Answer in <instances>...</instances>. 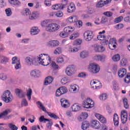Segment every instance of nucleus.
Instances as JSON below:
<instances>
[{
    "label": "nucleus",
    "mask_w": 130,
    "mask_h": 130,
    "mask_svg": "<svg viewBox=\"0 0 130 130\" xmlns=\"http://www.w3.org/2000/svg\"><path fill=\"white\" fill-rule=\"evenodd\" d=\"M37 63L42 66H47L51 62V58L48 54H41L37 57Z\"/></svg>",
    "instance_id": "nucleus-1"
},
{
    "label": "nucleus",
    "mask_w": 130,
    "mask_h": 130,
    "mask_svg": "<svg viewBox=\"0 0 130 130\" xmlns=\"http://www.w3.org/2000/svg\"><path fill=\"white\" fill-rule=\"evenodd\" d=\"M1 99L5 103H12L14 100V95L9 90H5L1 95Z\"/></svg>",
    "instance_id": "nucleus-2"
},
{
    "label": "nucleus",
    "mask_w": 130,
    "mask_h": 130,
    "mask_svg": "<svg viewBox=\"0 0 130 130\" xmlns=\"http://www.w3.org/2000/svg\"><path fill=\"white\" fill-rule=\"evenodd\" d=\"M74 31H75V27L68 26L66 27L63 29V31L60 33L59 36L62 38L69 37V35H70V34H72Z\"/></svg>",
    "instance_id": "nucleus-3"
},
{
    "label": "nucleus",
    "mask_w": 130,
    "mask_h": 130,
    "mask_svg": "<svg viewBox=\"0 0 130 130\" xmlns=\"http://www.w3.org/2000/svg\"><path fill=\"white\" fill-rule=\"evenodd\" d=\"M88 71L90 74H98L100 72V66L97 63H91L88 66Z\"/></svg>",
    "instance_id": "nucleus-4"
},
{
    "label": "nucleus",
    "mask_w": 130,
    "mask_h": 130,
    "mask_svg": "<svg viewBox=\"0 0 130 130\" xmlns=\"http://www.w3.org/2000/svg\"><path fill=\"white\" fill-rule=\"evenodd\" d=\"M60 28L59 25L55 23H51L48 24L47 26L46 27V31L47 32H56V31H58Z\"/></svg>",
    "instance_id": "nucleus-5"
},
{
    "label": "nucleus",
    "mask_w": 130,
    "mask_h": 130,
    "mask_svg": "<svg viewBox=\"0 0 130 130\" xmlns=\"http://www.w3.org/2000/svg\"><path fill=\"white\" fill-rule=\"evenodd\" d=\"M82 104L84 108L90 109V108L94 107V103L92 99L87 98L83 101Z\"/></svg>",
    "instance_id": "nucleus-6"
},
{
    "label": "nucleus",
    "mask_w": 130,
    "mask_h": 130,
    "mask_svg": "<svg viewBox=\"0 0 130 130\" xmlns=\"http://www.w3.org/2000/svg\"><path fill=\"white\" fill-rule=\"evenodd\" d=\"M24 61L26 66H32L34 63H37V58H35L32 56H29L24 58Z\"/></svg>",
    "instance_id": "nucleus-7"
},
{
    "label": "nucleus",
    "mask_w": 130,
    "mask_h": 130,
    "mask_svg": "<svg viewBox=\"0 0 130 130\" xmlns=\"http://www.w3.org/2000/svg\"><path fill=\"white\" fill-rule=\"evenodd\" d=\"M76 66H75V65L69 66L66 69V74L69 77L75 75V74H76Z\"/></svg>",
    "instance_id": "nucleus-8"
},
{
    "label": "nucleus",
    "mask_w": 130,
    "mask_h": 130,
    "mask_svg": "<svg viewBox=\"0 0 130 130\" xmlns=\"http://www.w3.org/2000/svg\"><path fill=\"white\" fill-rule=\"evenodd\" d=\"M90 86L93 90H99L102 88V83L98 80H92L90 81Z\"/></svg>",
    "instance_id": "nucleus-9"
},
{
    "label": "nucleus",
    "mask_w": 130,
    "mask_h": 130,
    "mask_svg": "<svg viewBox=\"0 0 130 130\" xmlns=\"http://www.w3.org/2000/svg\"><path fill=\"white\" fill-rule=\"evenodd\" d=\"M94 37V34H93L92 31H86L84 34V38L86 41H91Z\"/></svg>",
    "instance_id": "nucleus-10"
},
{
    "label": "nucleus",
    "mask_w": 130,
    "mask_h": 130,
    "mask_svg": "<svg viewBox=\"0 0 130 130\" xmlns=\"http://www.w3.org/2000/svg\"><path fill=\"white\" fill-rule=\"evenodd\" d=\"M46 44L48 47L53 48V47H56L59 45V42L57 40H50L47 42Z\"/></svg>",
    "instance_id": "nucleus-11"
},
{
    "label": "nucleus",
    "mask_w": 130,
    "mask_h": 130,
    "mask_svg": "<svg viewBox=\"0 0 130 130\" xmlns=\"http://www.w3.org/2000/svg\"><path fill=\"white\" fill-rule=\"evenodd\" d=\"M104 34H105V30H104L102 31H100L99 32V35L97 36L98 40H100V41H103V43H104V42H105L106 40H105L106 39V36H105Z\"/></svg>",
    "instance_id": "nucleus-12"
},
{
    "label": "nucleus",
    "mask_w": 130,
    "mask_h": 130,
    "mask_svg": "<svg viewBox=\"0 0 130 130\" xmlns=\"http://www.w3.org/2000/svg\"><path fill=\"white\" fill-rule=\"evenodd\" d=\"M93 48L95 52H103V51H105V48L98 44H94L93 46Z\"/></svg>",
    "instance_id": "nucleus-13"
},
{
    "label": "nucleus",
    "mask_w": 130,
    "mask_h": 130,
    "mask_svg": "<svg viewBox=\"0 0 130 130\" xmlns=\"http://www.w3.org/2000/svg\"><path fill=\"white\" fill-rule=\"evenodd\" d=\"M127 112L126 111L123 110L121 112V119L122 123H125L127 121Z\"/></svg>",
    "instance_id": "nucleus-14"
},
{
    "label": "nucleus",
    "mask_w": 130,
    "mask_h": 130,
    "mask_svg": "<svg viewBox=\"0 0 130 130\" xmlns=\"http://www.w3.org/2000/svg\"><path fill=\"white\" fill-rule=\"evenodd\" d=\"M79 18L77 16H71L66 19V23L68 24H72L78 21Z\"/></svg>",
    "instance_id": "nucleus-15"
},
{
    "label": "nucleus",
    "mask_w": 130,
    "mask_h": 130,
    "mask_svg": "<svg viewBox=\"0 0 130 130\" xmlns=\"http://www.w3.org/2000/svg\"><path fill=\"white\" fill-rule=\"evenodd\" d=\"M61 105L63 108H69L71 106L70 102L69 100H66L64 99H62L60 100Z\"/></svg>",
    "instance_id": "nucleus-16"
},
{
    "label": "nucleus",
    "mask_w": 130,
    "mask_h": 130,
    "mask_svg": "<svg viewBox=\"0 0 130 130\" xmlns=\"http://www.w3.org/2000/svg\"><path fill=\"white\" fill-rule=\"evenodd\" d=\"M40 17V13L39 12L35 11L30 14L29 16V20H36V19H38Z\"/></svg>",
    "instance_id": "nucleus-17"
},
{
    "label": "nucleus",
    "mask_w": 130,
    "mask_h": 130,
    "mask_svg": "<svg viewBox=\"0 0 130 130\" xmlns=\"http://www.w3.org/2000/svg\"><path fill=\"white\" fill-rule=\"evenodd\" d=\"M76 11V5L73 3H71L67 8L68 13H74Z\"/></svg>",
    "instance_id": "nucleus-18"
},
{
    "label": "nucleus",
    "mask_w": 130,
    "mask_h": 130,
    "mask_svg": "<svg viewBox=\"0 0 130 130\" xmlns=\"http://www.w3.org/2000/svg\"><path fill=\"white\" fill-rule=\"evenodd\" d=\"M126 75V69L124 68H120L118 71V76L119 78H123Z\"/></svg>",
    "instance_id": "nucleus-19"
},
{
    "label": "nucleus",
    "mask_w": 130,
    "mask_h": 130,
    "mask_svg": "<svg viewBox=\"0 0 130 130\" xmlns=\"http://www.w3.org/2000/svg\"><path fill=\"white\" fill-rule=\"evenodd\" d=\"M30 76L34 78H39L41 76V72L39 70H34L30 72Z\"/></svg>",
    "instance_id": "nucleus-20"
},
{
    "label": "nucleus",
    "mask_w": 130,
    "mask_h": 130,
    "mask_svg": "<svg viewBox=\"0 0 130 130\" xmlns=\"http://www.w3.org/2000/svg\"><path fill=\"white\" fill-rule=\"evenodd\" d=\"M95 117L101 121L102 123H106V118L100 114L96 113L95 114Z\"/></svg>",
    "instance_id": "nucleus-21"
},
{
    "label": "nucleus",
    "mask_w": 130,
    "mask_h": 130,
    "mask_svg": "<svg viewBox=\"0 0 130 130\" xmlns=\"http://www.w3.org/2000/svg\"><path fill=\"white\" fill-rule=\"evenodd\" d=\"M15 93L17 97H19V98H23L25 96V92H24L22 89H16Z\"/></svg>",
    "instance_id": "nucleus-22"
},
{
    "label": "nucleus",
    "mask_w": 130,
    "mask_h": 130,
    "mask_svg": "<svg viewBox=\"0 0 130 130\" xmlns=\"http://www.w3.org/2000/svg\"><path fill=\"white\" fill-rule=\"evenodd\" d=\"M70 91L71 92V93H77V92L79 91V86H78L77 84L71 85L70 86Z\"/></svg>",
    "instance_id": "nucleus-23"
},
{
    "label": "nucleus",
    "mask_w": 130,
    "mask_h": 130,
    "mask_svg": "<svg viewBox=\"0 0 130 130\" xmlns=\"http://www.w3.org/2000/svg\"><path fill=\"white\" fill-rule=\"evenodd\" d=\"M40 32V29L36 26H34L30 29V34L31 35H37L38 33Z\"/></svg>",
    "instance_id": "nucleus-24"
},
{
    "label": "nucleus",
    "mask_w": 130,
    "mask_h": 130,
    "mask_svg": "<svg viewBox=\"0 0 130 130\" xmlns=\"http://www.w3.org/2000/svg\"><path fill=\"white\" fill-rule=\"evenodd\" d=\"M12 111L11 109H7L3 112H2L1 115V117L2 118H4V119H8V115L9 113H10Z\"/></svg>",
    "instance_id": "nucleus-25"
},
{
    "label": "nucleus",
    "mask_w": 130,
    "mask_h": 130,
    "mask_svg": "<svg viewBox=\"0 0 130 130\" xmlns=\"http://www.w3.org/2000/svg\"><path fill=\"white\" fill-rule=\"evenodd\" d=\"M92 126L94 127V128H96L97 129L100 128L101 126V124L100 122L96 120H93L91 122Z\"/></svg>",
    "instance_id": "nucleus-26"
},
{
    "label": "nucleus",
    "mask_w": 130,
    "mask_h": 130,
    "mask_svg": "<svg viewBox=\"0 0 130 130\" xmlns=\"http://www.w3.org/2000/svg\"><path fill=\"white\" fill-rule=\"evenodd\" d=\"M52 82H53V77L52 76H48L45 80L44 85L45 86H47L48 85L51 84Z\"/></svg>",
    "instance_id": "nucleus-27"
},
{
    "label": "nucleus",
    "mask_w": 130,
    "mask_h": 130,
    "mask_svg": "<svg viewBox=\"0 0 130 130\" xmlns=\"http://www.w3.org/2000/svg\"><path fill=\"white\" fill-rule=\"evenodd\" d=\"M104 44H109V48L112 50H114V49H115V48H116V46H117V44L109 43V41L108 40H106L104 42Z\"/></svg>",
    "instance_id": "nucleus-28"
},
{
    "label": "nucleus",
    "mask_w": 130,
    "mask_h": 130,
    "mask_svg": "<svg viewBox=\"0 0 130 130\" xmlns=\"http://www.w3.org/2000/svg\"><path fill=\"white\" fill-rule=\"evenodd\" d=\"M72 108L73 111H74V112H77L81 110V105L78 104H74L73 105Z\"/></svg>",
    "instance_id": "nucleus-29"
},
{
    "label": "nucleus",
    "mask_w": 130,
    "mask_h": 130,
    "mask_svg": "<svg viewBox=\"0 0 130 130\" xmlns=\"http://www.w3.org/2000/svg\"><path fill=\"white\" fill-rule=\"evenodd\" d=\"M50 22H51V21H50V19H45L44 21L41 22V27H43V28L45 27L46 29V27H47V26H48V24H49V23H50Z\"/></svg>",
    "instance_id": "nucleus-30"
},
{
    "label": "nucleus",
    "mask_w": 130,
    "mask_h": 130,
    "mask_svg": "<svg viewBox=\"0 0 130 130\" xmlns=\"http://www.w3.org/2000/svg\"><path fill=\"white\" fill-rule=\"evenodd\" d=\"M113 121L114 125L118 126L119 124V118L118 117V115L117 114H115L113 117Z\"/></svg>",
    "instance_id": "nucleus-31"
},
{
    "label": "nucleus",
    "mask_w": 130,
    "mask_h": 130,
    "mask_svg": "<svg viewBox=\"0 0 130 130\" xmlns=\"http://www.w3.org/2000/svg\"><path fill=\"white\" fill-rule=\"evenodd\" d=\"M8 3L12 6H20L21 2L18 0H8Z\"/></svg>",
    "instance_id": "nucleus-32"
},
{
    "label": "nucleus",
    "mask_w": 130,
    "mask_h": 130,
    "mask_svg": "<svg viewBox=\"0 0 130 130\" xmlns=\"http://www.w3.org/2000/svg\"><path fill=\"white\" fill-rule=\"evenodd\" d=\"M68 51L69 52H70V53H74L75 52H78V51H79V48L77 47L72 48V46H69Z\"/></svg>",
    "instance_id": "nucleus-33"
},
{
    "label": "nucleus",
    "mask_w": 130,
    "mask_h": 130,
    "mask_svg": "<svg viewBox=\"0 0 130 130\" xmlns=\"http://www.w3.org/2000/svg\"><path fill=\"white\" fill-rule=\"evenodd\" d=\"M112 59L115 62H117V61H119V60H120V55L118 54H116L113 56Z\"/></svg>",
    "instance_id": "nucleus-34"
},
{
    "label": "nucleus",
    "mask_w": 130,
    "mask_h": 130,
    "mask_svg": "<svg viewBox=\"0 0 130 130\" xmlns=\"http://www.w3.org/2000/svg\"><path fill=\"white\" fill-rule=\"evenodd\" d=\"M89 56V52L87 51H83L80 53V57L81 58H86Z\"/></svg>",
    "instance_id": "nucleus-35"
},
{
    "label": "nucleus",
    "mask_w": 130,
    "mask_h": 130,
    "mask_svg": "<svg viewBox=\"0 0 130 130\" xmlns=\"http://www.w3.org/2000/svg\"><path fill=\"white\" fill-rule=\"evenodd\" d=\"M66 57L59 56L56 58V62L57 63L61 64L64 62V59Z\"/></svg>",
    "instance_id": "nucleus-36"
},
{
    "label": "nucleus",
    "mask_w": 130,
    "mask_h": 130,
    "mask_svg": "<svg viewBox=\"0 0 130 130\" xmlns=\"http://www.w3.org/2000/svg\"><path fill=\"white\" fill-rule=\"evenodd\" d=\"M60 5H61V10H63L64 9H66V8L67 7V6L69 5V1L63 0L62 1V3Z\"/></svg>",
    "instance_id": "nucleus-37"
},
{
    "label": "nucleus",
    "mask_w": 130,
    "mask_h": 130,
    "mask_svg": "<svg viewBox=\"0 0 130 130\" xmlns=\"http://www.w3.org/2000/svg\"><path fill=\"white\" fill-rule=\"evenodd\" d=\"M52 9L54 11H57V10H61V5L55 4L52 6Z\"/></svg>",
    "instance_id": "nucleus-38"
},
{
    "label": "nucleus",
    "mask_w": 130,
    "mask_h": 130,
    "mask_svg": "<svg viewBox=\"0 0 130 130\" xmlns=\"http://www.w3.org/2000/svg\"><path fill=\"white\" fill-rule=\"evenodd\" d=\"M80 36V34L79 32H74L70 36V40H74L76 38H78Z\"/></svg>",
    "instance_id": "nucleus-39"
},
{
    "label": "nucleus",
    "mask_w": 130,
    "mask_h": 130,
    "mask_svg": "<svg viewBox=\"0 0 130 130\" xmlns=\"http://www.w3.org/2000/svg\"><path fill=\"white\" fill-rule=\"evenodd\" d=\"M20 62H21L20 61V58L17 56H14L12 58V64H16Z\"/></svg>",
    "instance_id": "nucleus-40"
},
{
    "label": "nucleus",
    "mask_w": 130,
    "mask_h": 130,
    "mask_svg": "<svg viewBox=\"0 0 130 130\" xmlns=\"http://www.w3.org/2000/svg\"><path fill=\"white\" fill-rule=\"evenodd\" d=\"M23 16H30L31 15V11L28 8H25L23 11Z\"/></svg>",
    "instance_id": "nucleus-41"
},
{
    "label": "nucleus",
    "mask_w": 130,
    "mask_h": 130,
    "mask_svg": "<svg viewBox=\"0 0 130 130\" xmlns=\"http://www.w3.org/2000/svg\"><path fill=\"white\" fill-rule=\"evenodd\" d=\"M71 80L70 79L64 77L61 80V83L62 84V85H66V84H68V83H70Z\"/></svg>",
    "instance_id": "nucleus-42"
},
{
    "label": "nucleus",
    "mask_w": 130,
    "mask_h": 130,
    "mask_svg": "<svg viewBox=\"0 0 130 130\" xmlns=\"http://www.w3.org/2000/svg\"><path fill=\"white\" fill-rule=\"evenodd\" d=\"M90 124L88 123L87 121H84L82 122V125L81 126L82 129L83 130H86L88 127H89V126Z\"/></svg>",
    "instance_id": "nucleus-43"
},
{
    "label": "nucleus",
    "mask_w": 130,
    "mask_h": 130,
    "mask_svg": "<svg viewBox=\"0 0 130 130\" xmlns=\"http://www.w3.org/2000/svg\"><path fill=\"white\" fill-rule=\"evenodd\" d=\"M83 41L80 39H77L74 41L73 43V46H76V45H81L82 44Z\"/></svg>",
    "instance_id": "nucleus-44"
},
{
    "label": "nucleus",
    "mask_w": 130,
    "mask_h": 130,
    "mask_svg": "<svg viewBox=\"0 0 130 130\" xmlns=\"http://www.w3.org/2000/svg\"><path fill=\"white\" fill-rule=\"evenodd\" d=\"M26 96L28 101H31V96H32V89L29 88L27 90Z\"/></svg>",
    "instance_id": "nucleus-45"
},
{
    "label": "nucleus",
    "mask_w": 130,
    "mask_h": 130,
    "mask_svg": "<svg viewBox=\"0 0 130 130\" xmlns=\"http://www.w3.org/2000/svg\"><path fill=\"white\" fill-rule=\"evenodd\" d=\"M50 64L53 70H57V69H58V65H57L56 63L53 61H51Z\"/></svg>",
    "instance_id": "nucleus-46"
},
{
    "label": "nucleus",
    "mask_w": 130,
    "mask_h": 130,
    "mask_svg": "<svg viewBox=\"0 0 130 130\" xmlns=\"http://www.w3.org/2000/svg\"><path fill=\"white\" fill-rule=\"evenodd\" d=\"M127 63V60L125 58H123L120 62V64L121 67H125Z\"/></svg>",
    "instance_id": "nucleus-47"
},
{
    "label": "nucleus",
    "mask_w": 130,
    "mask_h": 130,
    "mask_svg": "<svg viewBox=\"0 0 130 130\" xmlns=\"http://www.w3.org/2000/svg\"><path fill=\"white\" fill-rule=\"evenodd\" d=\"M99 98L102 101H104L107 99V94L106 93H102L99 95Z\"/></svg>",
    "instance_id": "nucleus-48"
},
{
    "label": "nucleus",
    "mask_w": 130,
    "mask_h": 130,
    "mask_svg": "<svg viewBox=\"0 0 130 130\" xmlns=\"http://www.w3.org/2000/svg\"><path fill=\"white\" fill-rule=\"evenodd\" d=\"M123 103H124V107L126 109H127L129 107V105H128V101L126 98H124L123 99Z\"/></svg>",
    "instance_id": "nucleus-49"
},
{
    "label": "nucleus",
    "mask_w": 130,
    "mask_h": 130,
    "mask_svg": "<svg viewBox=\"0 0 130 130\" xmlns=\"http://www.w3.org/2000/svg\"><path fill=\"white\" fill-rule=\"evenodd\" d=\"M8 126L11 130H18V127L12 123L8 124Z\"/></svg>",
    "instance_id": "nucleus-50"
},
{
    "label": "nucleus",
    "mask_w": 130,
    "mask_h": 130,
    "mask_svg": "<svg viewBox=\"0 0 130 130\" xmlns=\"http://www.w3.org/2000/svg\"><path fill=\"white\" fill-rule=\"evenodd\" d=\"M124 82H125L126 84L130 83V73L126 74L125 78L124 79Z\"/></svg>",
    "instance_id": "nucleus-51"
},
{
    "label": "nucleus",
    "mask_w": 130,
    "mask_h": 130,
    "mask_svg": "<svg viewBox=\"0 0 130 130\" xmlns=\"http://www.w3.org/2000/svg\"><path fill=\"white\" fill-rule=\"evenodd\" d=\"M62 52V49L60 47H58L54 51V54H60Z\"/></svg>",
    "instance_id": "nucleus-52"
},
{
    "label": "nucleus",
    "mask_w": 130,
    "mask_h": 130,
    "mask_svg": "<svg viewBox=\"0 0 130 130\" xmlns=\"http://www.w3.org/2000/svg\"><path fill=\"white\" fill-rule=\"evenodd\" d=\"M40 122H44L46 123V121H49V119L44 118V116H41L39 118Z\"/></svg>",
    "instance_id": "nucleus-53"
},
{
    "label": "nucleus",
    "mask_w": 130,
    "mask_h": 130,
    "mask_svg": "<svg viewBox=\"0 0 130 130\" xmlns=\"http://www.w3.org/2000/svg\"><path fill=\"white\" fill-rule=\"evenodd\" d=\"M109 43L111 44H117V41H116V39H115V38H110Z\"/></svg>",
    "instance_id": "nucleus-54"
},
{
    "label": "nucleus",
    "mask_w": 130,
    "mask_h": 130,
    "mask_svg": "<svg viewBox=\"0 0 130 130\" xmlns=\"http://www.w3.org/2000/svg\"><path fill=\"white\" fill-rule=\"evenodd\" d=\"M48 115L51 117V118H53L54 119H58V116H57L55 114L48 113Z\"/></svg>",
    "instance_id": "nucleus-55"
},
{
    "label": "nucleus",
    "mask_w": 130,
    "mask_h": 130,
    "mask_svg": "<svg viewBox=\"0 0 130 130\" xmlns=\"http://www.w3.org/2000/svg\"><path fill=\"white\" fill-rule=\"evenodd\" d=\"M105 5L106 4L104 2V1L102 0L98 3L96 6H97L98 8H102V7H104V6H105Z\"/></svg>",
    "instance_id": "nucleus-56"
},
{
    "label": "nucleus",
    "mask_w": 130,
    "mask_h": 130,
    "mask_svg": "<svg viewBox=\"0 0 130 130\" xmlns=\"http://www.w3.org/2000/svg\"><path fill=\"white\" fill-rule=\"evenodd\" d=\"M7 79H8L7 75L4 73L0 74V80H2V81H6Z\"/></svg>",
    "instance_id": "nucleus-57"
},
{
    "label": "nucleus",
    "mask_w": 130,
    "mask_h": 130,
    "mask_svg": "<svg viewBox=\"0 0 130 130\" xmlns=\"http://www.w3.org/2000/svg\"><path fill=\"white\" fill-rule=\"evenodd\" d=\"M59 89H60V90L61 91V92L62 94H66V93L68 92V89L67 88V87L64 86H62L60 87Z\"/></svg>",
    "instance_id": "nucleus-58"
},
{
    "label": "nucleus",
    "mask_w": 130,
    "mask_h": 130,
    "mask_svg": "<svg viewBox=\"0 0 130 130\" xmlns=\"http://www.w3.org/2000/svg\"><path fill=\"white\" fill-rule=\"evenodd\" d=\"M8 61H9V58L5 56L2 57L1 58L2 63H7Z\"/></svg>",
    "instance_id": "nucleus-59"
},
{
    "label": "nucleus",
    "mask_w": 130,
    "mask_h": 130,
    "mask_svg": "<svg viewBox=\"0 0 130 130\" xmlns=\"http://www.w3.org/2000/svg\"><path fill=\"white\" fill-rule=\"evenodd\" d=\"M122 19H123V17H122V16H119L118 18H115L114 22L115 24H117V23H119L121 22V20H122Z\"/></svg>",
    "instance_id": "nucleus-60"
},
{
    "label": "nucleus",
    "mask_w": 130,
    "mask_h": 130,
    "mask_svg": "<svg viewBox=\"0 0 130 130\" xmlns=\"http://www.w3.org/2000/svg\"><path fill=\"white\" fill-rule=\"evenodd\" d=\"M5 12L7 17H10L12 15V9H11V8L7 9Z\"/></svg>",
    "instance_id": "nucleus-61"
},
{
    "label": "nucleus",
    "mask_w": 130,
    "mask_h": 130,
    "mask_svg": "<svg viewBox=\"0 0 130 130\" xmlns=\"http://www.w3.org/2000/svg\"><path fill=\"white\" fill-rule=\"evenodd\" d=\"M22 66L21 65V62L14 64V69L16 70H21Z\"/></svg>",
    "instance_id": "nucleus-62"
},
{
    "label": "nucleus",
    "mask_w": 130,
    "mask_h": 130,
    "mask_svg": "<svg viewBox=\"0 0 130 130\" xmlns=\"http://www.w3.org/2000/svg\"><path fill=\"white\" fill-rule=\"evenodd\" d=\"M106 59V55H100V61L104 62Z\"/></svg>",
    "instance_id": "nucleus-63"
},
{
    "label": "nucleus",
    "mask_w": 130,
    "mask_h": 130,
    "mask_svg": "<svg viewBox=\"0 0 130 130\" xmlns=\"http://www.w3.org/2000/svg\"><path fill=\"white\" fill-rule=\"evenodd\" d=\"M22 106H28V102L26 99H23L21 102Z\"/></svg>",
    "instance_id": "nucleus-64"
}]
</instances>
